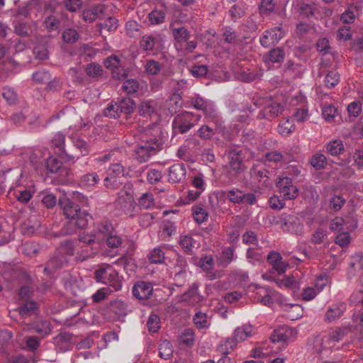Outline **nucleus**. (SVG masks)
Wrapping results in <instances>:
<instances>
[{
  "label": "nucleus",
  "instance_id": "1",
  "mask_svg": "<svg viewBox=\"0 0 363 363\" xmlns=\"http://www.w3.org/2000/svg\"><path fill=\"white\" fill-rule=\"evenodd\" d=\"M163 148L162 138H155L138 144L135 149V159L140 163L147 162L150 158Z\"/></svg>",
  "mask_w": 363,
  "mask_h": 363
},
{
  "label": "nucleus",
  "instance_id": "2",
  "mask_svg": "<svg viewBox=\"0 0 363 363\" xmlns=\"http://www.w3.org/2000/svg\"><path fill=\"white\" fill-rule=\"evenodd\" d=\"M132 189L133 185L130 183H126L123 186V189L118 193V198L115 201L116 208L130 217L133 216L136 206L132 195Z\"/></svg>",
  "mask_w": 363,
  "mask_h": 363
},
{
  "label": "nucleus",
  "instance_id": "3",
  "mask_svg": "<svg viewBox=\"0 0 363 363\" xmlns=\"http://www.w3.org/2000/svg\"><path fill=\"white\" fill-rule=\"evenodd\" d=\"M201 115L189 111H182L177 114L172 121L174 133H185L196 125L201 119Z\"/></svg>",
  "mask_w": 363,
  "mask_h": 363
},
{
  "label": "nucleus",
  "instance_id": "4",
  "mask_svg": "<svg viewBox=\"0 0 363 363\" xmlns=\"http://www.w3.org/2000/svg\"><path fill=\"white\" fill-rule=\"evenodd\" d=\"M95 278L98 282L109 285L113 291H118L122 287L121 278L118 273L111 265H106L95 272Z\"/></svg>",
  "mask_w": 363,
  "mask_h": 363
},
{
  "label": "nucleus",
  "instance_id": "5",
  "mask_svg": "<svg viewBox=\"0 0 363 363\" xmlns=\"http://www.w3.org/2000/svg\"><path fill=\"white\" fill-rule=\"evenodd\" d=\"M43 26L47 31L52 32L60 28L62 12L58 11L55 5L46 4L43 9Z\"/></svg>",
  "mask_w": 363,
  "mask_h": 363
},
{
  "label": "nucleus",
  "instance_id": "6",
  "mask_svg": "<svg viewBox=\"0 0 363 363\" xmlns=\"http://www.w3.org/2000/svg\"><path fill=\"white\" fill-rule=\"evenodd\" d=\"M276 186L281 196L286 200H294L298 196V188L287 175H279L276 180Z\"/></svg>",
  "mask_w": 363,
  "mask_h": 363
},
{
  "label": "nucleus",
  "instance_id": "7",
  "mask_svg": "<svg viewBox=\"0 0 363 363\" xmlns=\"http://www.w3.org/2000/svg\"><path fill=\"white\" fill-rule=\"evenodd\" d=\"M59 206L62 209L63 214L68 219L79 220L82 213L86 215L88 221L92 218L87 211L82 210L77 204L66 197L59 199Z\"/></svg>",
  "mask_w": 363,
  "mask_h": 363
},
{
  "label": "nucleus",
  "instance_id": "8",
  "mask_svg": "<svg viewBox=\"0 0 363 363\" xmlns=\"http://www.w3.org/2000/svg\"><path fill=\"white\" fill-rule=\"evenodd\" d=\"M65 135L62 132L56 133L50 141L52 148L56 150L58 155L67 160H74L79 158L72 149L66 147L65 144Z\"/></svg>",
  "mask_w": 363,
  "mask_h": 363
},
{
  "label": "nucleus",
  "instance_id": "9",
  "mask_svg": "<svg viewBox=\"0 0 363 363\" xmlns=\"http://www.w3.org/2000/svg\"><path fill=\"white\" fill-rule=\"evenodd\" d=\"M284 35L285 32L281 26L274 27L264 31L259 38V43L264 48H269L277 44Z\"/></svg>",
  "mask_w": 363,
  "mask_h": 363
},
{
  "label": "nucleus",
  "instance_id": "10",
  "mask_svg": "<svg viewBox=\"0 0 363 363\" xmlns=\"http://www.w3.org/2000/svg\"><path fill=\"white\" fill-rule=\"evenodd\" d=\"M187 267L186 259L184 256L178 255L171 272V274H174V279L177 282V286H182L184 283L186 277Z\"/></svg>",
  "mask_w": 363,
  "mask_h": 363
},
{
  "label": "nucleus",
  "instance_id": "11",
  "mask_svg": "<svg viewBox=\"0 0 363 363\" xmlns=\"http://www.w3.org/2000/svg\"><path fill=\"white\" fill-rule=\"evenodd\" d=\"M281 220L284 230L296 235L302 233L303 225L297 216L284 213L281 215Z\"/></svg>",
  "mask_w": 363,
  "mask_h": 363
},
{
  "label": "nucleus",
  "instance_id": "12",
  "mask_svg": "<svg viewBox=\"0 0 363 363\" xmlns=\"http://www.w3.org/2000/svg\"><path fill=\"white\" fill-rule=\"evenodd\" d=\"M195 109L201 111L208 117L216 116V109L213 104L200 96L192 97L188 101Z\"/></svg>",
  "mask_w": 363,
  "mask_h": 363
},
{
  "label": "nucleus",
  "instance_id": "13",
  "mask_svg": "<svg viewBox=\"0 0 363 363\" xmlns=\"http://www.w3.org/2000/svg\"><path fill=\"white\" fill-rule=\"evenodd\" d=\"M106 6L102 4H96L85 9L82 13L83 20L86 22H93L98 19H102L106 15Z\"/></svg>",
  "mask_w": 363,
  "mask_h": 363
},
{
  "label": "nucleus",
  "instance_id": "14",
  "mask_svg": "<svg viewBox=\"0 0 363 363\" xmlns=\"http://www.w3.org/2000/svg\"><path fill=\"white\" fill-rule=\"evenodd\" d=\"M296 331L290 327L282 326L276 329L271 335L273 342H287L295 338Z\"/></svg>",
  "mask_w": 363,
  "mask_h": 363
},
{
  "label": "nucleus",
  "instance_id": "15",
  "mask_svg": "<svg viewBox=\"0 0 363 363\" xmlns=\"http://www.w3.org/2000/svg\"><path fill=\"white\" fill-rule=\"evenodd\" d=\"M228 172L233 177L238 176L242 172V158L236 150H230L228 156Z\"/></svg>",
  "mask_w": 363,
  "mask_h": 363
},
{
  "label": "nucleus",
  "instance_id": "16",
  "mask_svg": "<svg viewBox=\"0 0 363 363\" xmlns=\"http://www.w3.org/2000/svg\"><path fill=\"white\" fill-rule=\"evenodd\" d=\"M153 293V287L151 283L140 281L135 284L133 288V296L139 300H148Z\"/></svg>",
  "mask_w": 363,
  "mask_h": 363
},
{
  "label": "nucleus",
  "instance_id": "17",
  "mask_svg": "<svg viewBox=\"0 0 363 363\" xmlns=\"http://www.w3.org/2000/svg\"><path fill=\"white\" fill-rule=\"evenodd\" d=\"M186 169L182 163H175L168 169V182L172 184L182 183L185 180Z\"/></svg>",
  "mask_w": 363,
  "mask_h": 363
},
{
  "label": "nucleus",
  "instance_id": "18",
  "mask_svg": "<svg viewBox=\"0 0 363 363\" xmlns=\"http://www.w3.org/2000/svg\"><path fill=\"white\" fill-rule=\"evenodd\" d=\"M268 263L272 266V269L277 273V274H282L285 273L288 267V263L282 260V257L280 253L271 251L267 257Z\"/></svg>",
  "mask_w": 363,
  "mask_h": 363
},
{
  "label": "nucleus",
  "instance_id": "19",
  "mask_svg": "<svg viewBox=\"0 0 363 363\" xmlns=\"http://www.w3.org/2000/svg\"><path fill=\"white\" fill-rule=\"evenodd\" d=\"M88 220L86 215L82 213L79 220L69 219V220L64 225L62 228V233L64 235H72L77 232V229L85 228L88 225Z\"/></svg>",
  "mask_w": 363,
  "mask_h": 363
},
{
  "label": "nucleus",
  "instance_id": "20",
  "mask_svg": "<svg viewBox=\"0 0 363 363\" xmlns=\"http://www.w3.org/2000/svg\"><path fill=\"white\" fill-rule=\"evenodd\" d=\"M345 303H337L330 306L325 312L324 320L328 323H333L339 319L346 310Z\"/></svg>",
  "mask_w": 363,
  "mask_h": 363
},
{
  "label": "nucleus",
  "instance_id": "21",
  "mask_svg": "<svg viewBox=\"0 0 363 363\" xmlns=\"http://www.w3.org/2000/svg\"><path fill=\"white\" fill-rule=\"evenodd\" d=\"M284 110V107L277 102H271L267 104L264 108L259 111L258 118L260 119H270L277 117Z\"/></svg>",
  "mask_w": 363,
  "mask_h": 363
},
{
  "label": "nucleus",
  "instance_id": "22",
  "mask_svg": "<svg viewBox=\"0 0 363 363\" xmlns=\"http://www.w3.org/2000/svg\"><path fill=\"white\" fill-rule=\"evenodd\" d=\"M177 23H172L169 28L172 35L177 43H182L189 40L190 38L189 31L183 26H177Z\"/></svg>",
  "mask_w": 363,
  "mask_h": 363
},
{
  "label": "nucleus",
  "instance_id": "23",
  "mask_svg": "<svg viewBox=\"0 0 363 363\" xmlns=\"http://www.w3.org/2000/svg\"><path fill=\"white\" fill-rule=\"evenodd\" d=\"M73 147H70L73 151L81 156H85L89 155L90 152V146L86 141L79 137H71Z\"/></svg>",
  "mask_w": 363,
  "mask_h": 363
},
{
  "label": "nucleus",
  "instance_id": "24",
  "mask_svg": "<svg viewBox=\"0 0 363 363\" xmlns=\"http://www.w3.org/2000/svg\"><path fill=\"white\" fill-rule=\"evenodd\" d=\"M268 162L288 163L293 160V155L287 152L271 151L265 155Z\"/></svg>",
  "mask_w": 363,
  "mask_h": 363
},
{
  "label": "nucleus",
  "instance_id": "25",
  "mask_svg": "<svg viewBox=\"0 0 363 363\" xmlns=\"http://www.w3.org/2000/svg\"><path fill=\"white\" fill-rule=\"evenodd\" d=\"M69 260L66 256L60 255L56 251L53 257H52L48 262L45 270L49 269L50 271L57 270L65 266L68 263Z\"/></svg>",
  "mask_w": 363,
  "mask_h": 363
},
{
  "label": "nucleus",
  "instance_id": "26",
  "mask_svg": "<svg viewBox=\"0 0 363 363\" xmlns=\"http://www.w3.org/2000/svg\"><path fill=\"white\" fill-rule=\"evenodd\" d=\"M246 257L250 263L257 265L264 262L265 256L261 247H250L247 250Z\"/></svg>",
  "mask_w": 363,
  "mask_h": 363
},
{
  "label": "nucleus",
  "instance_id": "27",
  "mask_svg": "<svg viewBox=\"0 0 363 363\" xmlns=\"http://www.w3.org/2000/svg\"><path fill=\"white\" fill-rule=\"evenodd\" d=\"M196 244V242L192 235H182L179 237V245L186 255H193V249Z\"/></svg>",
  "mask_w": 363,
  "mask_h": 363
},
{
  "label": "nucleus",
  "instance_id": "28",
  "mask_svg": "<svg viewBox=\"0 0 363 363\" xmlns=\"http://www.w3.org/2000/svg\"><path fill=\"white\" fill-rule=\"evenodd\" d=\"M120 116L121 114L129 115L134 111L136 105L133 99L130 98H123L116 102Z\"/></svg>",
  "mask_w": 363,
  "mask_h": 363
},
{
  "label": "nucleus",
  "instance_id": "29",
  "mask_svg": "<svg viewBox=\"0 0 363 363\" xmlns=\"http://www.w3.org/2000/svg\"><path fill=\"white\" fill-rule=\"evenodd\" d=\"M253 333V328L251 325H244L241 327L235 328L233 333V338L238 342L245 340L248 337H250Z\"/></svg>",
  "mask_w": 363,
  "mask_h": 363
},
{
  "label": "nucleus",
  "instance_id": "30",
  "mask_svg": "<svg viewBox=\"0 0 363 363\" xmlns=\"http://www.w3.org/2000/svg\"><path fill=\"white\" fill-rule=\"evenodd\" d=\"M157 104L153 100L143 101L139 106L138 112L140 116H148L156 113Z\"/></svg>",
  "mask_w": 363,
  "mask_h": 363
},
{
  "label": "nucleus",
  "instance_id": "31",
  "mask_svg": "<svg viewBox=\"0 0 363 363\" xmlns=\"http://www.w3.org/2000/svg\"><path fill=\"white\" fill-rule=\"evenodd\" d=\"M284 51L279 48H277L271 50L264 55V60L266 62L281 63L284 61Z\"/></svg>",
  "mask_w": 363,
  "mask_h": 363
},
{
  "label": "nucleus",
  "instance_id": "32",
  "mask_svg": "<svg viewBox=\"0 0 363 363\" xmlns=\"http://www.w3.org/2000/svg\"><path fill=\"white\" fill-rule=\"evenodd\" d=\"M163 65L153 59H149L145 61L144 65L145 72L149 75H157L162 71Z\"/></svg>",
  "mask_w": 363,
  "mask_h": 363
},
{
  "label": "nucleus",
  "instance_id": "33",
  "mask_svg": "<svg viewBox=\"0 0 363 363\" xmlns=\"http://www.w3.org/2000/svg\"><path fill=\"white\" fill-rule=\"evenodd\" d=\"M46 164L48 170L51 173L56 174L65 172V174H67L68 170L62 168V162L56 157H50L47 160Z\"/></svg>",
  "mask_w": 363,
  "mask_h": 363
},
{
  "label": "nucleus",
  "instance_id": "34",
  "mask_svg": "<svg viewBox=\"0 0 363 363\" xmlns=\"http://www.w3.org/2000/svg\"><path fill=\"white\" fill-rule=\"evenodd\" d=\"M309 162L311 166L317 170L325 169L328 164L325 155L320 152L313 155Z\"/></svg>",
  "mask_w": 363,
  "mask_h": 363
},
{
  "label": "nucleus",
  "instance_id": "35",
  "mask_svg": "<svg viewBox=\"0 0 363 363\" xmlns=\"http://www.w3.org/2000/svg\"><path fill=\"white\" fill-rule=\"evenodd\" d=\"M262 76L261 70L257 69H247L240 72L239 78L245 82H251L259 79Z\"/></svg>",
  "mask_w": 363,
  "mask_h": 363
},
{
  "label": "nucleus",
  "instance_id": "36",
  "mask_svg": "<svg viewBox=\"0 0 363 363\" xmlns=\"http://www.w3.org/2000/svg\"><path fill=\"white\" fill-rule=\"evenodd\" d=\"M326 150L331 155L337 156L345 151V147L342 140H335L327 144Z\"/></svg>",
  "mask_w": 363,
  "mask_h": 363
},
{
  "label": "nucleus",
  "instance_id": "37",
  "mask_svg": "<svg viewBox=\"0 0 363 363\" xmlns=\"http://www.w3.org/2000/svg\"><path fill=\"white\" fill-rule=\"evenodd\" d=\"M74 241L66 240L62 242L60 246L57 248V252L63 256H66L69 259L74 255Z\"/></svg>",
  "mask_w": 363,
  "mask_h": 363
},
{
  "label": "nucleus",
  "instance_id": "38",
  "mask_svg": "<svg viewBox=\"0 0 363 363\" xmlns=\"http://www.w3.org/2000/svg\"><path fill=\"white\" fill-rule=\"evenodd\" d=\"M155 204V197L151 192L143 194L138 199V206L140 208L150 209L154 207Z\"/></svg>",
  "mask_w": 363,
  "mask_h": 363
},
{
  "label": "nucleus",
  "instance_id": "39",
  "mask_svg": "<svg viewBox=\"0 0 363 363\" xmlns=\"http://www.w3.org/2000/svg\"><path fill=\"white\" fill-rule=\"evenodd\" d=\"M110 310L114 313L118 318L125 316L127 314V306L121 300H115L110 304Z\"/></svg>",
  "mask_w": 363,
  "mask_h": 363
},
{
  "label": "nucleus",
  "instance_id": "40",
  "mask_svg": "<svg viewBox=\"0 0 363 363\" xmlns=\"http://www.w3.org/2000/svg\"><path fill=\"white\" fill-rule=\"evenodd\" d=\"M295 130L294 121L290 119H283L278 125V132L283 136H288Z\"/></svg>",
  "mask_w": 363,
  "mask_h": 363
},
{
  "label": "nucleus",
  "instance_id": "41",
  "mask_svg": "<svg viewBox=\"0 0 363 363\" xmlns=\"http://www.w3.org/2000/svg\"><path fill=\"white\" fill-rule=\"evenodd\" d=\"M71 335L67 333H61L54 338V343L61 350H68L70 347Z\"/></svg>",
  "mask_w": 363,
  "mask_h": 363
},
{
  "label": "nucleus",
  "instance_id": "42",
  "mask_svg": "<svg viewBox=\"0 0 363 363\" xmlns=\"http://www.w3.org/2000/svg\"><path fill=\"white\" fill-rule=\"evenodd\" d=\"M173 347L171 342L167 340L160 344L159 356L164 359H169L173 355Z\"/></svg>",
  "mask_w": 363,
  "mask_h": 363
},
{
  "label": "nucleus",
  "instance_id": "43",
  "mask_svg": "<svg viewBox=\"0 0 363 363\" xmlns=\"http://www.w3.org/2000/svg\"><path fill=\"white\" fill-rule=\"evenodd\" d=\"M346 200L342 196L334 195L329 201V208L332 212L337 213L345 206Z\"/></svg>",
  "mask_w": 363,
  "mask_h": 363
},
{
  "label": "nucleus",
  "instance_id": "44",
  "mask_svg": "<svg viewBox=\"0 0 363 363\" xmlns=\"http://www.w3.org/2000/svg\"><path fill=\"white\" fill-rule=\"evenodd\" d=\"M236 340L232 337L227 338L222 341L217 347V351L222 354H228L236 346Z\"/></svg>",
  "mask_w": 363,
  "mask_h": 363
},
{
  "label": "nucleus",
  "instance_id": "45",
  "mask_svg": "<svg viewBox=\"0 0 363 363\" xmlns=\"http://www.w3.org/2000/svg\"><path fill=\"white\" fill-rule=\"evenodd\" d=\"M235 249L233 247L225 248L221 253L219 264L222 267H227L234 259Z\"/></svg>",
  "mask_w": 363,
  "mask_h": 363
},
{
  "label": "nucleus",
  "instance_id": "46",
  "mask_svg": "<svg viewBox=\"0 0 363 363\" xmlns=\"http://www.w3.org/2000/svg\"><path fill=\"white\" fill-rule=\"evenodd\" d=\"M25 277L26 278L28 285L22 286L19 289L18 296L21 300L28 301L30 300V298H31L33 294V287L29 285L30 283L31 282L30 277L29 275H27L26 274H25Z\"/></svg>",
  "mask_w": 363,
  "mask_h": 363
},
{
  "label": "nucleus",
  "instance_id": "47",
  "mask_svg": "<svg viewBox=\"0 0 363 363\" xmlns=\"http://www.w3.org/2000/svg\"><path fill=\"white\" fill-rule=\"evenodd\" d=\"M340 74L335 71H329L325 77L324 84L328 89L335 87L340 82Z\"/></svg>",
  "mask_w": 363,
  "mask_h": 363
},
{
  "label": "nucleus",
  "instance_id": "48",
  "mask_svg": "<svg viewBox=\"0 0 363 363\" xmlns=\"http://www.w3.org/2000/svg\"><path fill=\"white\" fill-rule=\"evenodd\" d=\"M123 172V167L121 164L115 163V164H111L108 169V174L109 176L106 177L104 179L105 186L106 187H110L111 186L110 181H111V179H113V177H111L112 174L114 176H116V175L120 174Z\"/></svg>",
  "mask_w": 363,
  "mask_h": 363
},
{
  "label": "nucleus",
  "instance_id": "49",
  "mask_svg": "<svg viewBox=\"0 0 363 363\" xmlns=\"http://www.w3.org/2000/svg\"><path fill=\"white\" fill-rule=\"evenodd\" d=\"M164 257V252L161 247L154 248L148 255L150 262L154 264L162 263Z\"/></svg>",
  "mask_w": 363,
  "mask_h": 363
},
{
  "label": "nucleus",
  "instance_id": "50",
  "mask_svg": "<svg viewBox=\"0 0 363 363\" xmlns=\"http://www.w3.org/2000/svg\"><path fill=\"white\" fill-rule=\"evenodd\" d=\"M192 215L197 223H202L208 218V213L205 208L200 206H194L192 208Z\"/></svg>",
  "mask_w": 363,
  "mask_h": 363
},
{
  "label": "nucleus",
  "instance_id": "51",
  "mask_svg": "<svg viewBox=\"0 0 363 363\" xmlns=\"http://www.w3.org/2000/svg\"><path fill=\"white\" fill-rule=\"evenodd\" d=\"M160 318L156 313H152L148 317L147 327L150 333H156L160 328Z\"/></svg>",
  "mask_w": 363,
  "mask_h": 363
},
{
  "label": "nucleus",
  "instance_id": "52",
  "mask_svg": "<svg viewBox=\"0 0 363 363\" xmlns=\"http://www.w3.org/2000/svg\"><path fill=\"white\" fill-rule=\"evenodd\" d=\"M193 320L199 329L208 328L210 325L206 313H202L201 311L195 313L193 318Z\"/></svg>",
  "mask_w": 363,
  "mask_h": 363
},
{
  "label": "nucleus",
  "instance_id": "53",
  "mask_svg": "<svg viewBox=\"0 0 363 363\" xmlns=\"http://www.w3.org/2000/svg\"><path fill=\"white\" fill-rule=\"evenodd\" d=\"M24 304L19 308V313L21 316L26 317L34 313L38 308L37 303L33 301H24Z\"/></svg>",
  "mask_w": 363,
  "mask_h": 363
},
{
  "label": "nucleus",
  "instance_id": "54",
  "mask_svg": "<svg viewBox=\"0 0 363 363\" xmlns=\"http://www.w3.org/2000/svg\"><path fill=\"white\" fill-rule=\"evenodd\" d=\"M276 3L274 0H261L259 11L261 15L267 16L274 10Z\"/></svg>",
  "mask_w": 363,
  "mask_h": 363
},
{
  "label": "nucleus",
  "instance_id": "55",
  "mask_svg": "<svg viewBox=\"0 0 363 363\" xmlns=\"http://www.w3.org/2000/svg\"><path fill=\"white\" fill-rule=\"evenodd\" d=\"M139 89V83L136 79H130L125 80L122 86L121 89L127 94H133L138 91Z\"/></svg>",
  "mask_w": 363,
  "mask_h": 363
},
{
  "label": "nucleus",
  "instance_id": "56",
  "mask_svg": "<svg viewBox=\"0 0 363 363\" xmlns=\"http://www.w3.org/2000/svg\"><path fill=\"white\" fill-rule=\"evenodd\" d=\"M33 328L36 333L43 336L50 334L52 330L51 325L48 320L38 321Z\"/></svg>",
  "mask_w": 363,
  "mask_h": 363
},
{
  "label": "nucleus",
  "instance_id": "57",
  "mask_svg": "<svg viewBox=\"0 0 363 363\" xmlns=\"http://www.w3.org/2000/svg\"><path fill=\"white\" fill-rule=\"evenodd\" d=\"M350 267L354 272H359L360 277H363V255L362 254L358 253L352 257Z\"/></svg>",
  "mask_w": 363,
  "mask_h": 363
},
{
  "label": "nucleus",
  "instance_id": "58",
  "mask_svg": "<svg viewBox=\"0 0 363 363\" xmlns=\"http://www.w3.org/2000/svg\"><path fill=\"white\" fill-rule=\"evenodd\" d=\"M2 96L10 105L15 104L17 101L18 96L13 88L5 86L2 89Z\"/></svg>",
  "mask_w": 363,
  "mask_h": 363
},
{
  "label": "nucleus",
  "instance_id": "59",
  "mask_svg": "<svg viewBox=\"0 0 363 363\" xmlns=\"http://www.w3.org/2000/svg\"><path fill=\"white\" fill-rule=\"evenodd\" d=\"M323 118L328 121H332L337 115V109L332 104H325L322 108Z\"/></svg>",
  "mask_w": 363,
  "mask_h": 363
},
{
  "label": "nucleus",
  "instance_id": "60",
  "mask_svg": "<svg viewBox=\"0 0 363 363\" xmlns=\"http://www.w3.org/2000/svg\"><path fill=\"white\" fill-rule=\"evenodd\" d=\"M349 330L346 328H336L332 329L329 333V340L333 342H339L347 335Z\"/></svg>",
  "mask_w": 363,
  "mask_h": 363
},
{
  "label": "nucleus",
  "instance_id": "61",
  "mask_svg": "<svg viewBox=\"0 0 363 363\" xmlns=\"http://www.w3.org/2000/svg\"><path fill=\"white\" fill-rule=\"evenodd\" d=\"M113 289H111V287H104L96 291L94 293L91 298L94 303H99L104 301L108 296H109Z\"/></svg>",
  "mask_w": 363,
  "mask_h": 363
},
{
  "label": "nucleus",
  "instance_id": "62",
  "mask_svg": "<svg viewBox=\"0 0 363 363\" xmlns=\"http://www.w3.org/2000/svg\"><path fill=\"white\" fill-rule=\"evenodd\" d=\"M15 33L22 37L28 36L32 32L29 23L17 22L14 26Z\"/></svg>",
  "mask_w": 363,
  "mask_h": 363
},
{
  "label": "nucleus",
  "instance_id": "63",
  "mask_svg": "<svg viewBox=\"0 0 363 363\" xmlns=\"http://www.w3.org/2000/svg\"><path fill=\"white\" fill-rule=\"evenodd\" d=\"M99 181L96 173H88L81 177V184L86 186H93Z\"/></svg>",
  "mask_w": 363,
  "mask_h": 363
},
{
  "label": "nucleus",
  "instance_id": "64",
  "mask_svg": "<svg viewBox=\"0 0 363 363\" xmlns=\"http://www.w3.org/2000/svg\"><path fill=\"white\" fill-rule=\"evenodd\" d=\"M78 32L73 28H67L62 33V37L65 42L67 43H74L79 39Z\"/></svg>",
  "mask_w": 363,
  "mask_h": 363
}]
</instances>
